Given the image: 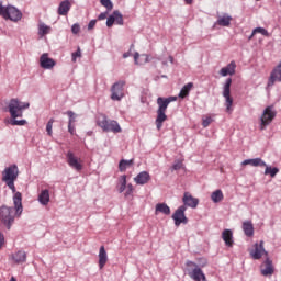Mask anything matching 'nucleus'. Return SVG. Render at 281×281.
Returning a JSON list of instances; mask_svg holds the SVG:
<instances>
[{
	"mask_svg": "<svg viewBox=\"0 0 281 281\" xmlns=\"http://www.w3.org/2000/svg\"><path fill=\"white\" fill-rule=\"evenodd\" d=\"M23 196L21 192H16L13 196V203L15 206V213L13 207L1 206L0 207V218L2 223L7 226V229H11L12 224L14 223V214L21 216L23 213Z\"/></svg>",
	"mask_w": 281,
	"mask_h": 281,
	"instance_id": "1",
	"label": "nucleus"
},
{
	"mask_svg": "<svg viewBox=\"0 0 281 281\" xmlns=\"http://www.w3.org/2000/svg\"><path fill=\"white\" fill-rule=\"evenodd\" d=\"M30 109V103H23L19 99H11L9 102V113L12 117L13 126H25V120H16V117H23V111Z\"/></svg>",
	"mask_w": 281,
	"mask_h": 281,
	"instance_id": "2",
	"label": "nucleus"
},
{
	"mask_svg": "<svg viewBox=\"0 0 281 281\" xmlns=\"http://www.w3.org/2000/svg\"><path fill=\"white\" fill-rule=\"evenodd\" d=\"M177 97H169L162 98L159 97L157 99L158 110H157V117H156V128L161 131V126H164V122L168 120V115H166V111L168 110V105L170 102H175Z\"/></svg>",
	"mask_w": 281,
	"mask_h": 281,
	"instance_id": "3",
	"label": "nucleus"
},
{
	"mask_svg": "<svg viewBox=\"0 0 281 281\" xmlns=\"http://www.w3.org/2000/svg\"><path fill=\"white\" fill-rule=\"evenodd\" d=\"M97 124L104 131V133H122L120 123L114 120H109L104 114L98 116Z\"/></svg>",
	"mask_w": 281,
	"mask_h": 281,
	"instance_id": "4",
	"label": "nucleus"
},
{
	"mask_svg": "<svg viewBox=\"0 0 281 281\" xmlns=\"http://www.w3.org/2000/svg\"><path fill=\"white\" fill-rule=\"evenodd\" d=\"M0 16H3L5 20L9 19L10 21L16 22L21 21L23 14L14 7H3V4L0 3Z\"/></svg>",
	"mask_w": 281,
	"mask_h": 281,
	"instance_id": "5",
	"label": "nucleus"
},
{
	"mask_svg": "<svg viewBox=\"0 0 281 281\" xmlns=\"http://www.w3.org/2000/svg\"><path fill=\"white\" fill-rule=\"evenodd\" d=\"M186 267H188L189 277L194 281H207L203 270L194 261H187Z\"/></svg>",
	"mask_w": 281,
	"mask_h": 281,
	"instance_id": "6",
	"label": "nucleus"
},
{
	"mask_svg": "<svg viewBox=\"0 0 281 281\" xmlns=\"http://www.w3.org/2000/svg\"><path fill=\"white\" fill-rule=\"evenodd\" d=\"M66 161L70 168L76 170L77 172H80L82 170L83 165H82V159L76 156L74 151L69 150L66 154Z\"/></svg>",
	"mask_w": 281,
	"mask_h": 281,
	"instance_id": "7",
	"label": "nucleus"
},
{
	"mask_svg": "<svg viewBox=\"0 0 281 281\" xmlns=\"http://www.w3.org/2000/svg\"><path fill=\"white\" fill-rule=\"evenodd\" d=\"M126 85V81L121 80L115 82L111 88V100H114L116 102H120L122 98H124V87Z\"/></svg>",
	"mask_w": 281,
	"mask_h": 281,
	"instance_id": "8",
	"label": "nucleus"
},
{
	"mask_svg": "<svg viewBox=\"0 0 281 281\" xmlns=\"http://www.w3.org/2000/svg\"><path fill=\"white\" fill-rule=\"evenodd\" d=\"M276 117V112L273 111V108L268 106L265 109L262 115H261V124H260V131H265L267 126L270 125L271 122H273Z\"/></svg>",
	"mask_w": 281,
	"mask_h": 281,
	"instance_id": "9",
	"label": "nucleus"
},
{
	"mask_svg": "<svg viewBox=\"0 0 281 281\" xmlns=\"http://www.w3.org/2000/svg\"><path fill=\"white\" fill-rule=\"evenodd\" d=\"M223 98H225V104L227 111L232 109V104H234V99L232 98V78L226 79L224 88H223Z\"/></svg>",
	"mask_w": 281,
	"mask_h": 281,
	"instance_id": "10",
	"label": "nucleus"
},
{
	"mask_svg": "<svg viewBox=\"0 0 281 281\" xmlns=\"http://www.w3.org/2000/svg\"><path fill=\"white\" fill-rule=\"evenodd\" d=\"M18 178H19V167L16 165L7 167L2 172V181H16Z\"/></svg>",
	"mask_w": 281,
	"mask_h": 281,
	"instance_id": "11",
	"label": "nucleus"
},
{
	"mask_svg": "<svg viewBox=\"0 0 281 281\" xmlns=\"http://www.w3.org/2000/svg\"><path fill=\"white\" fill-rule=\"evenodd\" d=\"M186 205H181L180 207H178V210L173 213L172 218L175 221V225L176 227H179V225H181V223H183L184 225H187L188 223V217H186Z\"/></svg>",
	"mask_w": 281,
	"mask_h": 281,
	"instance_id": "12",
	"label": "nucleus"
},
{
	"mask_svg": "<svg viewBox=\"0 0 281 281\" xmlns=\"http://www.w3.org/2000/svg\"><path fill=\"white\" fill-rule=\"evenodd\" d=\"M254 249L250 250V256L254 260H260L263 256H269V252L265 250V241L261 240L259 244L254 245Z\"/></svg>",
	"mask_w": 281,
	"mask_h": 281,
	"instance_id": "13",
	"label": "nucleus"
},
{
	"mask_svg": "<svg viewBox=\"0 0 281 281\" xmlns=\"http://www.w3.org/2000/svg\"><path fill=\"white\" fill-rule=\"evenodd\" d=\"M113 23H116V25H124V16L120 11H114L113 14H111L106 20V26L113 27Z\"/></svg>",
	"mask_w": 281,
	"mask_h": 281,
	"instance_id": "14",
	"label": "nucleus"
},
{
	"mask_svg": "<svg viewBox=\"0 0 281 281\" xmlns=\"http://www.w3.org/2000/svg\"><path fill=\"white\" fill-rule=\"evenodd\" d=\"M40 65H41L42 69H54V67H56V61L54 59L49 58V54L44 53L40 57Z\"/></svg>",
	"mask_w": 281,
	"mask_h": 281,
	"instance_id": "15",
	"label": "nucleus"
},
{
	"mask_svg": "<svg viewBox=\"0 0 281 281\" xmlns=\"http://www.w3.org/2000/svg\"><path fill=\"white\" fill-rule=\"evenodd\" d=\"M261 276H271L274 273L276 268H273V261L271 259L267 258L265 262L260 266Z\"/></svg>",
	"mask_w": 281,
	"mask_h": 281,
	"instance_id": "16",
	"label": "nucleus"
},
{
	"mask_svg": "<svg viewBox=\"0 0 281 281\" xmlns=\"http://www.w3.org/2000/svg\"><path fill=\"white\" fill-rule=\"evenodd\" d=\"M182 202L184 203V207H192V210L196 209L199 205V199L192 196V194L186 192L182 198Z\"/></svg>",
	"mask_w": 281,
	"mask_h": 281,
	"instance_id": "17",
	"label": "nucleus"
},
{
	"mask_svg": "<svg viewBox=\"0 0 281 281\" xmlns=\"http://www.w3.org/2000/svg\"><path fill=\"white\" fill-rule=\"evenodd\" d=\"M233 18L228 13L217 15L216 25L220 27H229L232 25Z\"/></svg>",
	"mask_w": 281,
	"mask_h": 281,
	"instance_id": "18",
	"label": "nucleus"
},
{
	"mask_svg": "<svg viewBox=\"0 0 281 281\" xmlns=\"http://www.w3.org/2000/svg\"><path fill=\"white\" fill-rule=\"evenodd\" d=\"M134 181L137 186H146L150 181V173L148 171H142L134 178Z\"/></svg>",
	"mask_w": 281,
	"mask_h": 281,
	"instance_id": "19",
	"label": "nucleus"
},
{
	"mask_svg": "<svg viewBox=\"0 0 281 281\" xmlns=\"http://www.w3.org/2000/svg\"><path fill=\"white\" fill-rule=\"evenodd\" d=\"M69 10H71V2H69V0H65L59 3L57 13L59 16H67V14H69Z\"/></svg>",
	"mask_w": 281,
	"mask_h": 281,
	"instance_id": "20",
	"label": "nucleus"
},
{
	"mask_svg": "<svg viewBox=\"0 0 281 281\" xmlns=\"http://www.w3.org/2000/svg\"><path fill=\"white\" fill-rule=\"evenodd\" d=\"M241 166H252L254 168H263L267 166V162H265L261 158H252V159H246L241 162Z\"/></svg>",
	"mask_w": 281,
	"mask_h": 281,
	"instance_id": "21",
	"label": "nucleus"
},
{
	"mask_svg": "<svg viewBox=\"0 0 281 281\" xmlns=\"http://www.w3.org/2000/svg\"><path fill=\"white\" fill-rule=\"evenodd\" d=\"M106 262H109V255H106L104 246H101L99 249V269H104Z\"/></svg>",
	"mask_w": 281,
	"mask_h": 281,
	"instance_id": "22",
	"label": "nucleus"
},
{
	"mask_svg": "<svg viewBox=\"0 0 281 281\" xmlns=\"http://www.w3.org/2000/svg\"><path fill=\"white\" fill-rule=\"evenodd\" d=\"M220 74L225 76H234L236 74V61H231L226 67L220 70Z\"/></svg>",
	"mask_w": 281,
	"mask_h": 281,
	"instance_id": "23",
	"label": "nucleus"
},
{
	"mask_svg": "<svg viewBox=\"0 0 281 281\" xmlns=\"http://www.w3.org/2000/svg\"><path fill=\"white\" fill-rule=\"evenodd\" d=\"M222 238L226 247H234V233L231 229H224L222 233Z\"/></svg>",
	"mask_w": 281,
	"mask_h": 281,
	"instance_id": "24",
	"label": "nucleus"
},
{
	"mask_svg": "<svg viewBox=\"0 0 281 281\" xmlns=\"http://www.w3.org/2000/svg\"><path fill=\"white\" fill-rule=\"evenodd\" d=\"M155 214H156V216L158 214H165L166 216H169L170 206H168V204H166V203H158V204H156Z\"/></svg>",
	"mask_w": 281,
	"mask_h": 281,
	"instance_id": "25",
	"label": "nucleus"
},
{
	"mask_svg": "<svg viewBox=\"0 0 281 281\" xmlns=\"http://www.w3.org/2000/svg\"><path fill=\"white\" fill-rule=\"evenodd\" d=\"M243 231L248 238H251V236H254V223H251V221L244 222Z\"/></svg>",
	"mask_w": 281,
	"mask_h": 281,
	"instance_id": "26",
	"label": "nucleus"
},
{
	"mask_svg": "<svg viewBox=\"0 0 281 281\" xmlns=\"http://www.w3.org/2000/svg\"><path fill=\"white\" fill-rule=\"evenodd\" d=\"M13 260L18 265H21L22 262H25L27 260V254H25V251L23 250H19L13 255Z\"/></svg>",
	"mask_w": 281,
	"mask_h": 281,
	"instance_id": "27",
	"label": "nucleus"
},
{
	"mask_svg": "<svg viewBox=\"0 0 281 281\" xmlns=\"http://www.w3.org/2000/svg\"><path fill=\"white\" fill-rule=\"evenodd\" d=\"M194 87V83L189 82L180 90L179 98L183 100V98H188L190 95V91H192V88Z\"/></svg>",
	"mask_w": 281,
	"mask_h": 281,
	"instance_id": "28",
	"label": "nucleus"
},
{
	"mask_svg": "<svg viewBox=\"0 0 281 281\" xmlns=\"http://www.w3.org/2000/svg\"><path fill=\"white\" fill-rule=\"evenodd\" d=\"M223 199H225V195L223 194V191L221 189L215 190L211 194V200L213 201V203H221Z\"/></svg>",
	"mask_w": 281,
	"mask_h": 281,
	"instance_id": "29",
	"label": "nucleus"
},
{
	"mask_svg": "<svg viewBox=\"0 0 281 281\" xmlns=\"http://www.w3.org/2000/svg\"><path fill=\"white\" fill-rule=\"evenodd\" d=\"M38 201L42 205H47L49 203V190H43L38 195Z\"/></svg>",
	"mask_w": 281,
	"mask_h": 281,
	"instance_id": "30",
	"label": "nucleus"
},
{
	"mask_svg": "<svg viewBox=\"0 0 281 281\" xmlns=\"http://www.w3.org/2000/svg\"><path fill=\"white\" fill-rule=\"evenodd\" d=\"M52 32V27L47 26L45 23H40L38 24V36L43 38V36H46V34H49Z\"/></svg>",
	"mask_w": 281,
	"mask_h": 281,
	"instance_id": "31",
	"label": "nucleus"
},
{
	"mask_svg": "<svg viewBox=\"0 0 281 281\" xmlns=\"http://www.w3.org/2000/svg\"><path fill=\"white\" fill-rule=\"evenodd\" d=\"M131 166H133V159L131 160H121L119 164V170L121 172H126V168H131Z\"/></svg>",
	"mask_w": 281,
	"mask_h": 281,
	"instance_id": "32",
	"label": "nucleus"
},
{
	"mask_svg": "<svg viewBox=\"0 0 281 281\" xmlns=\"http://www.w3.org/2000/svg\"><path fill=\"white\" fill-rule=\"evenodd\" d=\"M263 168H266L265 170V175H270V177H276V175H278V172H280V169H278V167H269V166H265Z\"/></svg>",
	"mask_w": 281,
	"mask_h": 281,
	"instance_id": "33",
	"label": "nucleus"
},
{
	"mask_svg": "<svg viewBox=\"0 0 281 281\" xmlns=\"http://www.w3.org/2000/svg\"><path fill=\"white\" fill-rule=\"evenodd\" d=\"M256 34H262V36H268L269 37V31H267L265 27H256L252 31V36H256Z\"/></svg>",
	"mask_w": 281,
	"mask_h": 281,
	"instance_id": "34",
	"label": "nucleus"
},
{
	"mask_svg": "<svg viewBox=\"0 0 281 281\" xmlns=\"http://www.w3.org/2000/svg\"><path fill=\"white\" fill-rule=\"evenodd\" d=\"M54 122L56 121L54 119H50L46 124V132H47V135H49V137H52L53 135L52 128H54Z\"/></svg>",
	"mask_w": 281,
	"mask_h": 281,
	"instance_id": "35",
	"label": "nucleus"
},
{
	"mask_svg": "<svg viewBox=\"0 0 281 281\" xmlns=\"http://www.w3.org/2000/svg\"><path fill=\"white\" fill-rule=\"evenodd\" d=\"M100 3L103 5V8H106L109 12L113 10V2H111V0H100Z\"/></svg>",
	"mask_w": 281,
	"mask_h": 281,
	"instance_id": "36",
	"label": "nucleus"
},
{
	"mask_svg": "<svg viewBox=\"0 0 281 281\" xmlns=\"http://www.w3.org/2000/svg\"><path fill=\"white\" fill-rule=\"evenodd\" d=\"M126 190V175L121 177V186L119 188V192L122 194Z\"/></svg>",
	"mask_w": 281,
	"mask_h": 281,
	"instance_id": "37",
	"label": "nucleus"
},
{
	"mask_svg": "<svg viewBox=\"0 0 281 281\" xmlns=\"http://www.w3.org/2000/svg\"><path fill=\"white\" fill-rule=\"evenodd\" d=\"M14 181L15 180H4V183H7L8 188H10L12 192H16V187H14Z\"/></svg>",
	"mask_w": 281,
	"mask_h": 281,
	"instance_id": "38",
	"label": "nucleus"
},
{
	"mask_svg": "<svg viewBox=\"0 0 281 281\" xmlns=\"http://www.w3.org/2000/svg\"><path fill=\"white\" fill-rule=\"evenodd\" d=\"M212 122H213L212 117L207 116L206 119H203L202 126L204 128H207V126H210L212 124Z\"/></svg>",
	"mask_w": 281,
	"mask_h": 281,
	"instance_id": "39",
	"label": "nucleus"
},
{
	"mask_svg": "<svg viewBox=\"0 0 281 281\" xmlns=\"http://www.w3.org/2000/svg\"><path fill=\"white\" fill-rule=\"evenodd\" d=\"M71 32H72V34H80V24L75 23V24L71 26Z\"/></svg>",
	"mask_w": 281,
	"mask_h": 281,
	"instance_id": "40",
	"label": "nucleus"
},
{
	"mask_svg": "<svg viewBox=\"0 0 281 281\" xmlns=\"http://www.w3.org/2000/svg\"><path fill=\"white\" fill-rule=\"evenodd\" d=\"M80 56H82V53L78 48L77 52L72 53V63H76V58H80Z\"/></svg>",
	"mask_w": 281,
	"mask_h": 281,
	"instance_id": "41",
	"label": "nucleus"
},
{
	"mask_svg": "<svg viewBox=\"0 0 281 281\" xmlns=\"http://www.w3.org/2000/svg\"><path fill=\"white\" fill-rule=\"evenodd\" d=\"M67 115H68V117H69L68 124H74V122H76V119H74L75 113L71 112V111H68V112H67Z\"/></svg>",
	"mask_w": 281,
	"mask_h": 281,
	"instance_id": "42",
	"label": "nucleus"
},
{
	"mask_svg": "<svg viewBox=\"0 0 281 281\" xmlns=\"http://www.w3.org/2000/svg\"><path fill=\"white\" fill-rule=\"evenodd\" d=\"M181 168H183V162H182V161H177V162L172 166V169H173V170H181Z\"/></svg>",
	"mask_w": 281,
	"mask_h": 281,
	"instance_id": "43",
	"label": "nucleus"
},
{
	"mask_svg": "<svg viewBox=\"0 0 281 281\" xmlns=\"http://www.w3.org/2000/svg\"><path fill=\"white\" fill-rule=\"evenodd\" d=\"M97 23H98V20H91L88 24V30H93Z\"/></svg>",
	"mask_w": 281,
	"mask_h": 281,
	"instance_id": "44",
	"label": "nucleus"
},
{
	"mask_svg": "<svg viewBox=\"0 0 281 281\" xmlns=\"http://www.w3.org/2000/svg\"><path fill=\"white\" fill-rule=\"evenodd\" d=\"M130 194H133V184L127 186V190L125 192V196H130Z\"/></svg>",
	"mask_w": 281,
	"mask_h": 281,
	"instance_id": "45",
	"label": "nucleus"
},
{
	"mask_svg": "<svg viewBox=\"0 0 281 281\" xmlns=\"http://www.w3.org/2000/svg\"><path fill=\"white\" fill-rule=\"evenodd\" d=\"M134 60L136 65H142V63L139 61V53H135Z\"/></svg>",
	"mask_w": 281,
	"mask_h": 281,
	"instance_id": "46",
	"label": "nucleus"
},
{
	"mask_svg": "<svg viewBox=\"0 0 281 281\" xmlns=\"http://www.w3.org/2000/svg\"><path fill=\"white\" fill-rule=\"evenodd\" d=\"M68 132L70 135H74V133H76V127H74L71 124H68Z\"/></svg>",
	"mask_w": 281,
	"mask_h": 281,
	"instance_id": "47",
	"label": "nucleus"
},
{
	"mask_svg": "<svg viewBox=\"0 0 281 281\" xmlns=\"http://www.w3.org/2000/svg\"><path fill=\"white\" fill-rule=\"evenodd\" d=\"M4 243H5V237L3 236L2 233H0V249L1 247H3Z\"/></svg>",
	"mask_w": 281,
	"mask_h": 281,
	"instance_id": "48",
	"label": "nucleus"
},
{
	"mask_svg": "<svg viewBox=\"0 0 281 281\" xmlns=\"http://www.w3.org/2000/svg\"><path fill=\"white\" fill-rule=\"evenodd\" d=\"M108 14L109 13H106V12L100 13L99 16H98L99 21H104V19H106Z\"/></svg>",
	"mask_w": 281,
	"mask_h": 281,
	"instance_id": "49",
	"label": "nucleus"
},
{
	"mask_svg": "<svg viewBox=\"0 0 281 281\" xmlns=\"http://www.w3.org/2000/svg\"><path fill=\"white\" fill-rule=\"evenodd\" d=\"M128 56H131V52H127V53L123 54V58H128Z\"/></svg>",
	"mask_w": 281,
	"mask_h": 281,
	"instance_id": "50",
	"label": "nucleus"
},
{
	"mask_svg": "<svg viewBox=\"0 0 281 281\" xmlns=\"http://www.w3.org/2000/svg\"><path fill=\"white\" fill-rule=\"evenodd\" d=\"M142 58H144L145 63H148V55H142Z\"/></svg>",
	"mask_w": 281,
	"mask_h": 281,
	"instance_id": "51",
	"label": "nucleus"
},
{
	"mask_svg": "<svg viewBox=\"0 0 281 281\" xmlns=\"http://www.w3.org/2000/svg\"><path fill=\"white\" fill-rule=\"evenodd\" d=\"M184 2L187 3V5H192V0H184Z\"/></svg>",
	"mask_w": 281,
	"mask_h": 281,
	"instance_id": "52",
	"label": "nucleus"
},
{
	"mask_svg": "<svg viewBox=\"0 0 281 281\" xmlns=\"http://www.w3.org/2000/svg\"><path fill=\"white\" fill-rule=\"evenodd\" d=\"M169 63H175V57H172V56H169Z\"/></svg>",
	"mask_w": 281,
	"mask_h": 281,
	"instance_id": "53",
	"label": "nucleus"
},
{
	"mask_svg": "<svg viewBox=\"0 0 281 281\" xmlns=\"http://www.w3.org/2000/svg\"><path fill=\"white\" fill-rule=\"evenodd\" d=\"M251 38H254V33L248 37L249 41H251Z\"/></svg>",
	"mask_w": 281,
	"mask_h": 281,
	"instance_id": "54",
	"label": "nucleus"
},
{
	"mask_svg": "<svg viewBox=\"0 0 281 281\" xmlns=\"http://www.w3.org/2000/svg\"><path fill=\"white\" fill-rule=\"evenodd\" d=\"M10 281H16V278L11 277Z\"/></svg>",
	"mask_w": 281,
	"mask_h": 281,
	"instance_id": "55",
	"label": "nucleus"
},
{
	"mask_svg": "<svg viewBox=\"0 0 281 281\" xmlns=\"http://www.w3.org/2000/svg\"><path fill=\"white\" fill-rule=\"evenodd\" d=\"M162 65H168V61H162Z\"/></svg>",
	"mask_w": 281,
	"mask_h": 281,
	"instance_id": "56",
	"label": "nucleus"
}]
</instances>
